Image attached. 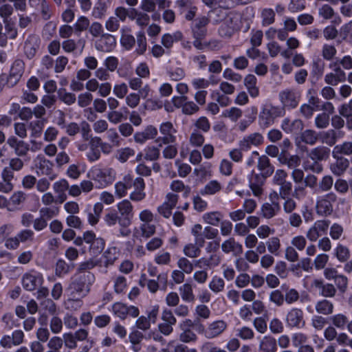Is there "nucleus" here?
<instances>
[{"mask_svg": "<svg viewBox=\"0 0 352 352\" xmlns=\"http://www.w3.org/2000/svg\"><path fill=\"white\" fill-rule=\"evenodd\" d=\"M34 232L31 230H22L15 236L7 238L5 240V247L10 250H14L19 248L21 243H25L32 241Z\"/></svg>", "mask_w": 352, "mask_h": 352, "instance_id": "nucleus-10", "label": "nucleus"}, {"mask_svg": "<svg viewBox=\"0 0 352 352\" xmlns=\"http://www.w3.org/2000/svg\"><path fill=\"white\" fill-rule=\"evenodd\" d=\"M318 138L319 136L318 133L310 129L304 131L301 134L302 141L309 145L315 144L318 141Z\"/></svg>", "mask_w": 352, "mask_h": 352, "instance_id": "nucleus-61", "label": "nucleus"}, {"mask_svg": "<svg viewBox=\"0 0 352 352\" xmlns=\"http://www.w3.org/2000/svg\"><path fill=\"white\" fill-rule=\"evenodd\" d=\"M25 69V64L21 59L14 60L10 68L8 78V85L11 87L16 85L22 78Z\"/></svg>", "mask_w": 352, "mask_h": 352, "instance_id": "nucleus-15", "label": "nucleus"}, {"mask_svg": "<svg viewBox=\"0 0 352 352\" xmlns=\"http://www.w3.org/2000/svg\"><path fill=\"white\" fill-rule=\"evenodd\" d=\"M333 186V178L331 175H324L318 182V188H316L314 193L320 192H328Z\"/></svg>", "mask_w": 352, "mask_h": 352, "instance_id": "nucleus-49", "label": "nucleus"}, {"mask_svg": "<svg viewBox=\"0 0 352 352\" xmlns=\"http://www.w3.org/2000/svg\"><path fill=\"white\" fill-rule=\"evenodd\" d=\"M333 304L327 300H321L316 303L315 309L318 314L330 315L333 312Z\"/></svg>", "mask_w": 352, "mask_h": 352, "instance_id": "nucleus-44", "label": "nucleus"}, {"mask_svg": "<svg viewBox=\"0 0 352 352\" xmlns=\"http://www.w3.org/2000/svg\"><path fill=\"white\" fill-rule=\"evenodd\" d=\"M263 136L260 133H253L245 135L239 142V146L244 151L250 150L252 146H258L263 143Z\"/></svg>", "mask_w": 352, "mask_h": 352, "instance_id": "nucleus-18", "label": "nucleus"}, {"mask_svg": "<svg viewBox=\"0 0 352 352\" xmlns=\"http://www.w3.org/2000/svg\"><path fill=\"white\" fill-rule=\"evenodd\" d=\"M200 246L195 243H188L183 249L184 254L190 258H195L200 255Z\"/></svg>", "mask_w": 352, "mask_h": 352, "instance_id": "nucleus-56", "label": "nucleus"}, {"mask_svg": "<svg viewBox=\"0 0 352 352\" xmlns=\"http://www.w3.org/2000/svg\"><path fill=\"white\" fill-rule=\"evenodd\" d=\"M330 320L331 321L332 324L339 329H344L346 327V324L348 323V318L346 315L343 314H337L333 315Z\"/></svg>", "mask_w": 352, "mask_h": 352, "instance_id": "nucleus-57", "label": "nucleus"}, {"mask_svg": "<svg viewBox=\"0 0 352 352\" xmlns=\"http://www.w3.org/2000/svg\"><path fill=\"white\" fill-rule=\"evenodd\" d=\"M208 287L214 294H218L224 290L225 282L222 278L214 276L208 283Z\"/></svg>", "mask_w": 352, "mask_h": 352, "instance_id": "nucleus-52", "label": "nucleus"}, {"mask_svg": "<svg viewBox=\"0 0 352 352\" xmlns=\"http://www.w3.org/2000/svg\"><path fill=\"white\" fill-rule=\"evenodd\" d=\"M146 185L142 177H130V188H132L129 194V199L133 202H141L145 199L146 194L145 192Z\"/></svg>", "mask_w": 352, "mask_h": 352, "instance_id": "nucleus-7", "label": "nucleus"}, {"mask_svg": "<svg viewBox=\"0 0 352 352\" xmlns=\"http://www.w3.org/2000/svg\"><path fill=\"white\" fill-rule=\"evenodd\" d=\"M45 124L44 120H37L31 122L30 128L31 129V137L34 138H38L41 135Z\"/></svg>", "mask_w": 352, "mask_h": 352, "instance_id": "nucleus-59", "label": "nucleus"}, {"mask_svg": "<svg viewBox=\"0 0 352 352\" xmlns=\"http://www.w3.org/2000/svg\"><path fill=\"white\" fill-rule=\"evenodd\" d=\"M336 161L330 166L331 171L336 176L342 175L349 166V162L347 159L338 155L334 157Z\"/></svg>", "mask_w": 352, "mask_h": 352, "instance_id": "nucleus-32", "label": "nucleus"}, {"mask_svg": "<svg viewBox=\"0 0 352 352\" xmlns=\"http://www.w3.org/2000/svg\"><path fill=\"white\" fill-rule=\"evenodd\" d=\"M120 254V250L116 247L108 248L103 254L105 259L104 266L108 267L109 265H112L115 261L118 259Z\"/></svg>", "mask_w": 352, "mask_h": 352, "instance_id": "nucleus-42", "label": "nucleus"}, {"mask_svg": "<svg viewBox=\"0 0 352 352\" xmlns=\"http://www.w3.org/2000/svg\"><path fill=\"white\" fill-rule=\"evenodd\" d=\"M177 265L178 268L187 274H190L194 270L193 263L186 257L179 258Z\"/></svg>", "mask_w": 352, "mask_h": 352, "instance_id": "nucleus-62", "label": "nucleus"}, {"mask_svg": "<svg viewBox=\"0 0 352 352\" xmlns=\"http://www.w3.org/2000/svg\"><path fill=\"white\" fill-rule=\"evenodd\" d=\"M103 220L104 223L109 227L114 226L117 223L120 226L121 219L115 210H110L107 212L104 216Z\"/></svg>", "mask_w": 352, "mask_h": 352, "instance_id": "nucleus-60", "label": "nucleus"}, {"mask_svg": "<svg viewBox=\"0 0 352 352\" xmlns=\"http://www.w3.org/2000/svg\"><path fill=\"white\" fill-rule=\"evenodd\" d=\"M111 310L116 317L121 320H125L128 316L137 318L140 314V310L137 307L127 305L120 302L113 304Z\"/></svg>", "mask_w": 352, "mask_h": 352, "instance_id": "nucleus-11", "label": "nucleus"}, {"mask_svg": "<svg viewBox=\"0 0 352 352\" xmlns=\"http://www.w3.org/2000/svg\"><path fill=\"white\" fill-rule=\"evenodd\" d=\"M116 45V40L114 36L108 34H102L96 41L95 46L98 51L109 52Z\"/></svg>", "mask_w": 352, "mask_h": 352, "instance_id": "nucleus-19", "label": "nucleus"}, {"mask_svg": "<svg viewBox=\"0 0 352 352\" xmlns=\"http://www.w3.org/2000/svg\"><path fill=\"white\" fill-rule=\"evenodd\" d=\"M302 121L298 119L292 121L289 118H285L281 124L282 129L286 133H297L302 130Z\"/></svg>", "mask_w": 352, "mask_h": 352, "instance_id": "nucleus-37", "label": "nucleus"}, {"mask_svg": "<svg viewBox=\"0 0 352 352\" xmlns=\"http://www.w3.org/2000/svg\"><path fill=\"white\" fill-rule=\"evenodd\" d=\"M277 341L276 340L270 336H263L259 342L258 350L261 352H276L277 351Z\"/></svg>", "mask_w": 352, "mask_h": 352, "instance_id": "nucleus-29", "label": "nucleus"}, {"mask_svg": "<svg viewBox=\"0 0 352 352\" xmlns=\"http://www.w3.org/2000/svg\"><path fill=\"white\" fill-rule=\"evenodd\" d=\"M43 275L36 271L31 270L25 273L21 278L23 287L29 292L36 290L43 283Z\"/></svg>", "mask_w": 352, "mask_h": 352, "instance_id": "nucleus-9", "label": "nucleus"}, {"mask_svg": "<svg viewBox=\"0 0 352 352\" xmlns=\"http://www.w3.org/2000/svg\"><path fill=\"white\" fill-rule=\"evenodd\" d=\"M257 79L253 74H248L244 78V85L247 88L248 93L252 97H256L258 96L259 90L256 86Z\"/></svg>", "mask_w": 352, "mask_h": 352, "instance_id": "nucleus-39", "label": "nucleus"}, {"mask_svg": "<svg viewBox=\"0 0 352 352\" xmlns=\"http://www.w3.org/2000/svg\"><path fill=\"white\" fill-rule=\"evenodd\" d=\"M183 35L181 32H175L173 34H165L162 37V44L167 49L172 47L174 42L182 39Z\"/></svg>", "mask_w": 352, "mask_h": 352, "instance_id": "nucleus-48", "label": "nucleus"}, {"mask_svg": "<svg viewBox=\"0 0 352 352\" xmlns=\"http://www.w3.org/2000/svg\"><path fill=\"white\" fill-rule=\"evenodd\" d=\"M221 256L216 254L212 253L208 258H201L195 261V265L197 266L200 263H204L209 268H213L219 265L221 263Z\"/></svg>", "mask_w": 352, "mask_h": 352, "instance_id": "nucleus-50", "label": "nucleus"}, {"mask_svg": "<svg viewBox=\"0 0 352 352\" xmlns=\"http://www.w3.org/2000/svg\"><path fill=\"white\" fill-rule=\"evenodd\" d=\"M161 278V274L157 276V280L147 279L146 274H142L140 278L139 284L142 287H146L151 293H155L159 289L158 280Z\"/></svg>", "mask_w": 352, "mask_h": 352, "instance_id": "nucleus-43", "label": "nucleus"}, {"mask_svg": "<svg viewBox=\"0 0 352 352\" xmlns=\"http://www.w3.org/2000/svg\"><path fill=\"white\" fill-rule=\"evenodd\" d=\"M171 101L176 109L183 108V110H198L199 109L197 104L192 101H188L185 96H173Z\"/></svg>", "mask_w": 352, "mask_h": 352, "instance_id": "nucleus-25", "label": "nucleus"}, {"mask_svg": "<svg viewBox=\"0 0 352 352\" xmlns=\"http://www.w3.org/2000/svg\"><path fill=\"white\" fill-rule=\"evenodd\" d=\"M69 188V183L65 179H61L53 184V190L58 195V198L60 203L65 201L67 197L65 193Z\"/></svg>", "mask_w": 352, "mask_h": 352, "instance_id": "nucleus-33", "label": "nucleus"}, {"mask_svg": "<svg viewBox=\"0 0 352 352\" xmlns=\"http://www.w3.org/2000/svg\"><path fill=\"white\" fill-rule=\"evenodd\" d=\"M285 322L290 328H302L305 325L303 311L297 307L289 309L285 315Z\"/></svg>", "mask_w": 352, "mask_h": 352, "instance_id": "nucleus-12", "label": "nucleus"}, {"mask_svg": "<svg viewBox=\"0 0 352 352\" xmlns=\"http://www.w3.org/2000/svg\"><path fill=\"white\" fill-rule=\"evenodd\" d=\"M221 250L226 254L232 252L233 254L237 255L243 252L242 245L235 241L233 238H230L221 244Z\"/></svg>", "mask_w": 352, "mask_h": 352, "instance_id": "nucleus-31", "label": "nucleus"}, {"mask_svg": "<svg viewBox=\"0 0 352 352\" xmlns=\"http://www.w3.org/2000/svg\"><path fill=\"white\" fill-rule=\"evenodd\" d=\"M103 208L102 204L97 202L94 205L92 210L87 211V221L91 226H96L99 222Z\"/></svg>", "mask_w": 352, "mask_h": 352, "instance_id": "nucleus-34", "label": "nucleus"}, {"mask_svg": "<svg viewBox=\"0 0 352 352\" xmlns=\"http://www.w3.org/2000/svg\"><path fill=\"white\" fill-rule=\"evenodd\" d=\"M300 94L294 90L287 89L279 93V98L284 109H296L300 102Z\"/></svg>", "mask_w": 352, "mask_h": 352, "instance_id": "nucleus-14", "label": "nucleus"}, {"mask_svg": "<svg viewBox=\"0 0 352 352\" xmlns=\"http://www.w3.org/2000/svg\"><path fill=\"white\" fill-rule=\"evenodd\" d=\"M60 212V208L57 206H45L39 210V214L47 221L57 217Z\"/></svg>", "mask_w": 352, "mask_h": 352, "instance_id": "nucleus-51", "label": "nucleus"}, {"mask_svg": "<svg viewBox=\"0 0 352 352\" xmlns=\"http://www.w3.org/2000/svg\"><path fill=\"white\" fill-rule=\"evenodd\" d=\"M261 18L263 25H270L275 21V12L272 8H264L261 12Z\"/></svg>", "mask_w": 352, "mask_h": 352, "instance_id": "nucleus-64", "label": "nucleus"}, {"mask_svg": "<svg viewBox=\"0 0 352 352\" xmlns=\"http://www.w3.org/2000/svg\"><path fill=\"white\" fill-rule=\"evenodd\" d=\"M110 6V5L104 2L98 0L93 7L91 16L96 19H103L106 16Z\"/></svg>", "mask_w": 352, "mask_h": 352, "instance_id": "nucleus-38", "label": "nucleus"}, {"mask_svg": "<svg viewBox=\"0 0 352 352\" xmlns=\"http://www.w3.org/2000/svg\"><path fill=\"white\" fill-rule=\"evenodd\" d=\"M121 38L120 42L123 47L126 50L132 48L135 45V40L133 35L130 34L131 29L127 27H124L121 29Z\"/></svg>", "mask_w": 352, "mask_h": 352, "instance_id": "nucleus-41", "label": "nucleus"}, {"mask_svg": "<svg viewBox=\"0 0 352 352\" xmlns=\"http://www.w3.org/2000/svg\"><path fill=\"white\" fill-rule=\"evenodd\" d=\"M276 116L272 111H261L258 116V123L261 127L267 128L274 122Z\"/></svg>", "mask_w": 352, "mask_h": 352, "instance_id": "nucleus-53", "label": "nucleus"}, {"mask_svg": "<svg viewBox=\"0 0 352 352\" xmlns=\"http://www.w3.org/2000/svg\"><path fill=\"white\" fill-rule=\"evenodd\" d=\"M160 131L163 135V137L157 138L156 140L157 142H160L162 140L164 144H168L175 142L176 137L175 134L177 131L174 129L171 122H163L160 125Z\"/></svg>", "mask_w": 352, "mask_h": 352, "instance_id": "nucleus-21", "label": "nucleus"}, {"mask_svg": "<svg viewBox=\"0 0 352 352\" xmlns=\"http://www.w3.org/2000/svg\"><path fill=\"white\" fill-rule=\"evenodd\" d=\"M243 22H246V20L239 12H230L221 25L219 32L221 36L230 37L243 28Z\"/></svg>", "mask_w": 352, "mask_h": 352, "instance_id": "nucleus-2", "label": "nucleus"}, {"mask_svg": "<svg viewBox=\"0 0 352 352\" xmlns=\"http://www.w3.org/2000/svg\"><path fill=\"white\" fill-rule=\"evenodd\" d=\"M210 19L206 16L197 18L191 26L193 38H204L207 34L206 25L209 23Z\"/></svg>", "mask_w": 352, "mask_h": 352, "instance_id": "nucleus-20", "label": "nucleus"}, {"mask_svg": "<svg viewBox=\"0 0 352 352\" xmlns=\"http://www.w3.org/2000/svg\"><path fill=\"white\" fill-rule=\"evenodd\" d=\"M97 263L94 259H89L87 261L81 262L78 264L76 274H93L90 272L96 265Z\"/></svg>", "mask_w": 352, "mask_h": 352, "instance_id": "nucleus-54", "label": "nucleus"}, {"mask_svg": "<svg viewBox=\"0 0 352 352\" xmlns=\"http://www.w3.org/2000/svg\"><path fill=\"white\" fill-rule=\"evenodd\" d=\"M342 155H352V142H344L334 146L332 151L333 157H337L338 155L340 156Z\"/></svg>", "mask_w": 352, "mask_h": 352, "instance_id": "nucleus-45", "label": "nucleus"}, {"mask_svg": "<svg viewBox=\"0 0 352 352\" xmlns=\"http://www.w3.org/2000/svg\"><path fill=\"white\" fill-rule=\"evenodd\" d=\"M88 175L101 188H104L111 184L116 177V170L110 167L100 168L98 166H94L89 171Z\"/></svg>", "mask_w": 352, "mask_h": 352, "instance_id": "nucleus-3", "label": "nucleus"}, {"mask_svg": "<svg viewBox=\"0 0 352 352\" xmlns=\"http://www.w3.org/2000/svg\"><path fill=\"white\" fill-rule=\"evenodd\" d=\"M270 202L264 203L261 207V215L267 219L275 217L280 210L278 192L273 190L269 195Z\"/></svg>", "mask_w": 352, "mask_h": 352, "instance_id": "nucleus-6", "label": "nucleus"}, {"mask_svg": "<svg viewBox=\"0 0 352 352\" xmlns=\"http://www.w3.org/2000/svg\"><path fill=\"white\" fill-rule=\"evenodd\" d=\"M267 249L270 254L278 256L280 253L281 243L278 236H272L266 241Z\"/></svg>", "mask_w": 352, "mask_h": 352, "instance_id": "nucleus-47", "label": "nucleus"}, {"mask_svg": "<svg viewBox=\"0 0 352 352\" xmlns=\"http://www.w3.org/2000/svg\"><path fill=\"white\" fill-rule=\"evenodd\" d=\"M178 290L183 301L188 303L195 302L196 297L191 284L188 283H184L179 287Z\"/></svg>", "mask_w": 352, "mask_h": 352, "instance_id": "nucleus-35", "label": "nucleus"}, {"mask_svg": "<svg viewBox=\"0 0 352 352\" xmlns=\"http://www.w3.org/2000/svg\"><path fill=\"white\" fill-rule=\"evenodd\" d=\"M336 195L333 192H329L316 198V211L320 216L330 215L333 210V204L336 201Z\"/></svg>", "mask_w": 352, "mask_h": 352, "instance_id": "nucleus-5", "label": "nucleus"}, {"mask_svg": "<svg viewBox=\"0 0 352 352\" xmlns=\"http://www.w3.org/2000/svg\"><path fill=\"white\" fill-rule=\"evenodd\" d=\"M39 47V39L36 36H30L24 44V53L25 56L31 59L37 52Z\"/></svg>", "mask_w": 352, "mask_h": 352, "instance_id": "nucleus-26", "label": "nucleus"}, {"mask_svg": "<svg viewBox=\"0 0 352 352\" xmlns=\"http://www.w3.org/2000/svg\"><path fill=\"white\" fill-rule=\"evenodd\" d=\"M337 50L336 47L331 44L325 43L322 45L321 56L326 60H332L336 55Z\"/></svg>", "mask_w": 352, "mask_h": 352, "instance_id": "nucleus-63", "label": "nucleus"}, {"mask_svg": "<svg viewBox=\"0 0 352 352\" xmlns=\"http://www.w3.org/2000/svg\"><path fill=\"white\" fill-rule=\"evenodd\" d=\"M26 195L22 191L14 192L9 199L5 197V204L2 208L13 212L19 209L20 206L25 201Z\"/></svg>", "mask_w": 352, "mask_h": 352, "instance_id": "nucleus-22", "label": "nucleus"}, {"mask_svg": "<svg viewBox=\"0 0 352 352\" xmlns=\"http://www.w3.org/2000/svg\"><path fill=\"white\" fill-rule=\"evenodd\" d=\"M132 16H130L131 20H135L138 25L144 28L148 25L150 21V16L148 14L140 12L135 9H131Z\"/></svg>", "mask_w": 352, "mask_h": 352, "instance_id": "nucleus-40", "label": "nucleus"}, {"mask_svg": "<svg viewBox=\"0 0 352 352\" xmlns=\"http://www.w3.org/2000/svg\"><path fill=\"white\" fill-rule=\"evenodd\" d=\"M34 164L38 175L48 176L50 180H54L56 177V175L53 173L52 163L43 155H37L34 160Z\"/></svg>", "mask_w": 352, "mask_h": 352, "instance_id": "nucleus-13", "label": "nucleus"}, {"mask_svg": "<svg viewBox=\"0 0 352 352\" xmlns=\"http://www.w3.org/2000/svg\"><path fill=\"white\" fill-rule=\"evenodd\" d=\"M223 214L219 211L206 212L202 216L203 221L209 225L217 226L221 223Z\"/></svg>", "mask_w": 352, "mask_h": 352, "instance_id": "nucleus-46", "label": "nucleus"}, {"mask_svg": "<svg viewBox=\"0 0 352 352\" xmlns=\"http://www.w3.org/2000/svg\"><path fill=\"white\" fill-rule=\"evenodd\" d=\"M199 332L208 340L214 339L221 336L228 329V323L223 320H217L209 322L206 327L199 326Z\"/></svg>", "mask_w": 352, "mask_h": 352, "instance_id": "nucleus-4", "label": "nucleus"}, {"mask_svg": "<svg viewBox=\"0 0 352 352\" xmlns=\"http://www.w3.org/2000/svg\"><path fill=\"white\" fill-rule=\"evenodd\" d=\"M330 154V149L324 146H317L312 148L308 153V156L315 162L323 161L328 159Z\"/></svg>", "mask_w": 352, "mask_h": 352, "instance_id": "nucleus-30", "label": "nucleus"}, {"mask_svg": "<svg viewBox=\"0 0 352 352\" xmlns=\"http://www.w3.org/2000/svg\"><path fill=\"white\" fill-rule=\"evenodd\" d=\"M130 177L131 175H126L122 181L116 183L115 193L118 198H122L126 195L127 190L130 189Z\"/></svg>", "mask_w": 352, "mask_h": 352, "instance_id": "nucleus-36", "label": "nucleus"}, {"mask_svg": "<svg viewBox=\"0 0 352 352\" xmlns=\"http://www.w3.org/2000/svg\"><path fill=\"white\" fill-rule=\"evenodd\" d=\"M258 168L267 175H271L274 171V167L270 164L269 158L265 155L258 157Z\"/></svg>", "mask_w": 352, "mask_h": 352, "instance_id": "nucleus-55", "label": "nucleus"}, {"mask_svg": "<svg viewBox=\"0 0 352 352\" xmlns=\"http://www.w3.org/2000/svg\"><path fill=\"white\" fill-rule=\"evenodd\" d=\"M118 214L120 221V227L126 228L131 223L133 217V206L131 201L128 199H124L118 203L117 206Z\"/></svg>", "mask_w": 352, "mask_h": 352, "instance_id": "nucleus-8", "label": "nucleus"}, {"mask_svg": "<svg viewBox=\"0 0 352 352\" xmlns=\"http://www.w3.org/2000/svg\"><path fill=\"white\" fill-rule=\"evenodd\" d=\"M343 136L344 133L342 132L333 129L320 133L321 142L330 146L334 145L338 140L341 139Z\"/></svg>", "mask_w": 352, "mask_h": 352, "instance_id": "nucleus-28", "label": "nucleus"}, {"mask_svg": "<svg viewBox=\"0 0 352 352\" xmlns=\"http://www.w3.org/2000/svg\"><path fill=\"white\" fill-rule=\"evenodd\" d=\"M89 25L90 21L87 17L85 16L78 17L74 25L75 33L79 35L82 32L87 30Z\"/></svg>", "mask_w": 352, "mask_h": 352, "instance_id": "nucleus-58", "label": "nucleus"}, {"mask_svg": "<svg viewBox=\"0 0 352 352\" xmlns=\"http://www.w3.org/2000/svg\"><path fill=\"white\" fill-rule=\"evenodd\" d=\"M181 330L179 338L183 343L195 342L197 339L196 333L192 330L194 327V322L190 319H185L179 324Z\"/></svg>", "mask_w": 352, "mask_h": 352, "instance_id": "nucleus-17", "label": "nucleus"}, {"mask_svg": "<svg viewBox=\"0 0 352 352\" xmlns=\"http://www.w3.org/2000/svg\"><path fill=\"white\" fill-rule=\"evenodd\" d=\"M86 157L90 162H94L100 157V138H91L89 142V149L86 153Z\"/></svg>", "mask_w": 352, "mask_h": 352, "instance_id": "nucleus-24", "label": "nucleus"}, {"mask_svg": "<svg viewBox=\"0 0 352 352\" xmlns=\"http://www.w3.org/2000/svg\"><path fill=\"white\" fill-rule=\"evenodd\" d=\"M94 282L95 276L94 274H74L71 278V282L67 290L73 297L82 298L89 294Z\"/></svg>", "mask_w": 352, "mask_h": 352, "instance_id": "nucleus-1", "label": "nucleus"}, {"mask_svg": "<svg viewBox=\"0 0 352 352\" xmlns=\"http://www.w3.org/2000/svg\"><path fill=\"white\" fill-rule=\"evenodd\" d=\"M7 144L14 150V153L17 156H25L30 150V145L23 141L19 140L14 136H10L7 140Z\"/></svg>", "mask_w": 352, "mask_h": 352, "instance_id": "nucleus-23", "label": "nucleus"}, {"mask_svg": "<svg viewBox=\"0 0 352 352\" xmlns=\"http://www.w3.org/2000/svg\"><path fill=\"white\" fill-rule=\"evenodd\" d=\"M329 223V220L316 221L307 231L306 237L311 242L316 241L320 236L327 232Z\"/></svg>", "mask_w": 352, "mask_h": 352, "instance_id": "nucleus-16", "label": "nucleus"}, {"mask_svg": "<svg viewBox=\"0 0 352 352\" xmlns=\"http://www.w3.org/2000/svg\"><path fill=\"white\" fill-rule=\"evenodd\" d=\"M222 189L223 186L220 182L212 179L200 190V194L203 196H212L219 193Z\"/></svg>", "mask_w": 352, "mask_h": 352, "instance_id": "nucleus-27", "label": "nucleus"}]
</instances>
